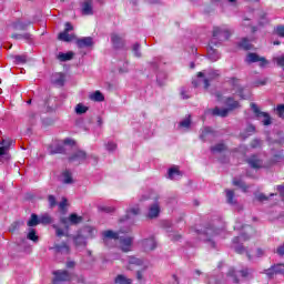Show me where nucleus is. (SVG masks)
Returning <instances> with one entry per match:
<instances>
[{
  "instance_id": "1",
  "label": "nucleus",
  "mask_w": 284,
  "mask_h": 284,
  "mask_svg": "<svg viewBox=\"0 0 284 284\" xmlns=\"http://www.w3.org/2000/svg\"><path fill=\"white\" fill-rule=\"evenodd\" d=\"M102 241L105 245H110V241L118 243L119 247L123 252H132V243H134V237L124 235L123 232H114L112 230L102 232Z\"/></svg>"
},
{
  "instance_id": "2",
  "label": "nucleus",
  "mask_w": 284,
  "mask_h": 284,
  "mask_svg": "<svg viewBox=\"0 0 284 284\" xmlns=\"http://www.w3.org/2000/svg\"><path fill=\"white\" fill-rule=\"evenodd\" d=\"M200 241L206 243L209 247L215 250L216 241L219 239H225V227H219L216 224H209L203 230L197 231Z\"/></svg>"
},
{
  "instance_id": "3",
  "label": "nucleus",
  "mask_w": 284,
  "mask_h": 284,
  "mask_svg": "<svg viewBox=\"0 0 284 284\" xmlns=\"http://www.w3.org/2000/svg\"><path fill=\"white\" fill-rule=\"evenodd\" d=\"M227 39H230V30L221 27H215L213 29V37L210 41L207 49V57L210 61L215 62L221 59V54H219L216 50H214L213 45H221V43H223V41H227Z\"/></svg>"
},
{
  "instance_id": "4",
  "label": "nucleus",
  "mask_w": 284,
  "mask_h": 284,
  "mask_svg": "<svg viewBox=\"0 0 284 284\" xmlns=\"http://www.w3.org/2000/svg\"><path fill=\"white\" fill-rule=\"evenodd\" d=\"M225 105H227V109L215 106L214 109L206 110L205 114H212L213 116H221L222 119H225L231 112V110H236L239 108V101L233 100L232 98H227L225 100Z\"/></svg>"
},
{
  "instance_id": "5",
  "label": "nucleus",
  "mask_w": 284,
  "mask_h": 284,
  "mask_svg": "<svg viewBox=\"0 0 284 284\" xmlns=\"http://www.w3.org/2000/svg\"><path fill=\"white\" fill-rule=\"evenodd\" d=\"M203 77H205V73H203V72L197 73V80L192 82L194 88H199V85L202 81L204 83L205 90H207V88H210V81H214V79H219V77H221V71L210 69L209 71H206V77L204 79H203Z\"/></svg>"
},
{
  "instance_id": "6",
  "label": "nucleus",
  "mask_w": 284,
  "mask_h": 284,
  "mask_svg": "<svg viewBox=\"0 0 284 284\" xmlns=\"http://www.w3.org/2000/svg\"><path fill=\"white\" fill-rule=\"evenodd\" d=\"M239 274L242 276V278H248V276L252 275V270L243 268L242 271L236 272V270L230 268L227 272L229 281H232V283H239Z\"/></svg>"
},
{
  "instance_id": "7",
  "label": "nucleus",
  "mask_w": 284,
  "mask_h": 284,
  "mask_svg": "<svg viewBox=\"0 0 284 284\" xmlns=\"http://www.w3.org/2000/svg\"><path fill=\"white\" fill-rule=\"evenodd\" d=\"M261 274H265L266 277L272 281L274 276H278V274H284V264H273L270 268L262 271Z\"/></svg>"
},
{
  "instance_id": "8",
  "label": "nucleus",
  "mask_w": 284,
  "mask_h": 284,
  "mask_svg": "<svg viewBox=\"0 0 284 284\" xmlns=\"http://www.w3.org/2000/svg\"><path fill=\"white\" fill-rule=\"evenodd\" d=\"M55 256H68L70 254V245H68L65 242L62 243H54L53 246L49 247Z\"/></svg>"
},
{
  "instance_id": "9",
  "label": "nucleus",
  "mask_w": 284,
  "mask_h": 284,
  "mask_svg": "<svg viewBox=\"0 0 284 284\" xmlns=\"http://www.w3.org/2000/svg\"><path fill=\"white\" fill-rule=\"evenodd\" d=\"M251 236L247 233H242L240 236L233 239V248L237 254H243L245 252V246L240 243H245V241H250Z\"/></svg>"
},
{
  "instance_id": "10",
  "label": "nucleus",
  "mask_w": 284,
  "mask_h": 284,
  "mask_svg": "<svg viewBox=\"0 0 284 284\" xmlns=\"http://www.w3.org/2000/svg\"><path fill=\"white\" fill-rule=\"evenodd\" d=\"M251 110H253L257 119H261V116L264 119L262 121L263 125H272V118L270 116V113L262 112L261 109H258V105H256V103H251Z\"/></svg>"
},
{
  "instance_id": "11",
  "label": "nucleus",
  "mask_w": 284,
  "mask_h": 284,
  "mask_svg": "<svg viewBox=\"0 0 284 284\" xmlns=\"http://www.w3.org/2000/svg\"><path fill=\"white\" fill-rule=\"evenodd\" d=\"M230 83L231 85L233 87V90H235V92L237 93V95L241 98V99H250V91H247L246 93L245 92V89H243L241 87V81L236 78H231L230 80Z\"/></svg>"
},
{
  "instance_id": "12",
  "label": "nucleus",
  "mask_w": 284,
  "mask_h": 284,
  "mask_svg": "<svg viewBox=\"0 0 284 284\" xmlns=\"http://www.w3.org/2000/svg\"><path fill=\"white\" fill-rule=\"evenodd\" d=\"M246 63H260V68H266L270 64L267 59L260 57L256 53H248L245 59Z\"/></svg>"
},
{
  "instance_id": "13",
  "label": "nucleus",
  "mask_w": 284,
  "mask_h": 284,
  "mask_svg": "<svg viewBox=\"0 0 284 284\" xmlns=\"http://www.w3.org/2000/svg\"><path fill=\"white\" fill-rule=\"evenodd\" d=\"M12 143H14V140L12 139H2L0 142V156H3L7 161L10 159V154L8 152L10 151Z\"/></svg>"
},
{
  "instance_id": "14",
  "label": "nucleus",
  "mask_w": 284,
  "mask_h": 284,
  "mask_svg": "<svg viewBox=\"0 0 284 284\" xmlns=\"http://www.w3.org/2000/svg\"><path fill=\"white\" fill-rule=\"evenodd\" d=\"M83 221L82 216L77 215V213L70 214L68 217H61L60 223L62 225H65L67 230L70 227V225H79Z\"/></svg>"
},
{
  "instance_id": "15",
  "label": "nucleus",
  "mask_w": 284,
  "mask_h": 284,
  "mask_svg": "<svg viewBox=\"0 0 284 284\" xmlns=\"http://www.w3.org/2000/svg\"><path fill=\"white\" fill-rule=\"evenodd\" d=\"M159 214H161V203L159 197H155L154 202L149 206L146 219H158Z\"/></svg>"
},
{
  "instance_id": "16",
  "label": "nucleus",
  "mask_w": 284,
  "mask_h": 284,
  "mask_svg": "<svg viewBox=\"0 0 284 284\" xmlns=\"http://www.w3.org/2000/svg\"><path fill=\"white\" fill-rule=\"evenodd\" d=\"M53 283H65L72 281V274L68 271H55L53 272Z\"/></svg>"
},
{
  "instance_id": "17",
  "label": "nucleus",
  "mask_w": 284,
  "mask_h": 284,
  "mask_svg": "<svg viewBox=\"0 0 284 284\" xmlns=\"http://www.w3.org/2000/svg\"><path fill=\"white\" fill-rule=\"evenodd\" d=\"M81 12L84 17H92L94 14V7L92 0H82L80 2Z\"/></svg>"
},
{
  "instance_id": "18",
  "label": "nucleus",
  "mask_w": 284,
  "mask_h": 284,
  "mask_svg": "<svg viewBox=\"0 0 284 284\" xmlns=\"http://www.w3.org/2000/svg\"><path fill=\"white\" fill-rule=\"evenodd\" d=\"M216 136V131L210 126H204L201 130L200 139L205 143L206 141H211Z\"/></svg>"
},
{
  "instance_id": "19",
  "label": "nucleus",
  "mask_w": 284,
  "mask_h": 284,
  "mask_svg": "<svg viewBox=\"0 0 284 284\" xmlns=\"http://www.w3.org/2000/svg\"><path fill=\"white\" fill-rule=\"evenodd\" d=\"M111 42L114 50H123V48H125V40H123V37L116 33L111 34Z\"/></svg>"
},
{
  "instance_id": "20",
  "label": "nucleus",
  "mask_w": 284,
  "mask_h": 284,
  "mask_svg": "<svg viewBox=\"0 0 284 284\" xmlns=\"http://www.w3.org/2000/svg\"><path fill=\"white\" fill-rule=\"evenodd\" d=\"M246 162L248 163L250 168L253 170H261L263 168V160L258 158V155H251Z\"/></svg>"
},
{
  "instance_id": "21",
  "label": "nucleus",
  "mask_w": 284,
  "mask_h": 284,
  "mask_svg": "<svg viewBox=\"0 0 284 284\" xmlns=\"http://www.w3.org/2000/svg\"><path fill=\"white\" fill-rule=\"evenodd\" d=\"M75 43L80 49L92 48L94 45V40L92 39V37H84V38L78 39Z\"/></svg>"
},
{
  "instance_id": "22",
  "label": "nucleus",
  "mask_w": 284,
  "mask_h": 284,
  "mask_svg": "<svg viewBox=\"0 0 284 284\" xmlns=\"http://www.w3.org/2000/svg\"><path fill=\"white\" fill-rule=\"evenodd\" d=\"M84 239H94L97 236V229L93 226H84L79 231Z\"/></svg>"
},
{
  "instance_id": "23",
  "label": "nucleus",
  "mask_w": 284,
  "mask_h": 284,
  "mask_svg": "<svg viewBox=\"0 0 284 284\" xmlns=\"http://www.w3.org/2000/svg\"><path fill=\"white\" fill-rule=\"evenodd\" d=\"M88 159V154H85L84 151H77L72 154V156L69 158V161L71 163L78 162L81 163Z\"/></svg>"
},
{
  "instance_id": "24",
  "label": "nucleus",
  "mask_w": 284,
  "mask_h": 284,
  "mask_svg": "<svg viewBox=\"0 0 284 284\" xmlns=\"http://www.w3.org/2000/svg\"><path fill=\"white\" fill-rule=\"evenodd\" d=\"M143 248L145 252H152V250H156V240L154 237H149L142 241Z\"/></svg>"
},
{
  "instance_id": "25",
  "label": "nucleus",
  "mask_w": 284,
  "mask_h": 284,
  "mask_svg": "<svg viewBox=\"0 0 284 284\" xmlns=\"http://www.w3.org/2000/svg\"><path fill=\"white\" fill-rule=\"evenodd\" d=\"M52 83L58 88H63L65 85V74L63 73H55L52 75Z\"/></svg>"
},
{
  "instance_id": "26",
  "label": "nucleus",
  "mask_w": 284,
  "mask_h": 284,
  "mask_svg": "<svg viewBox=\"0 0 284 284\" xmlns=\"http://www.w3.org/2000/svg\"><path fill=\"white\" fill-rule=\"evenodd\" d=\"M139 214H141V209L139 205L131 206L126 210L125 221H130V219H134V216H139Z\"/></svg>"
},
{
  "instance_id": "27",
  "label": "nucleus",
  "mask_w": 284,
  "mask_h": 284,
  "mask_svg": "<svg viewBox=\"0 0 284 284\" xmlns=\"http://www.w3.org/2000/svg\"><path fill=\"white\" fill-rule=\"evenodd\" d=\"M128 270H132V266L135 265V267H143V260L139 258V257H134V256H130L128 258Z\"/></svg>"
},
{
  "instance_id": "28",
  "label": "nucleus",
  "mask_w": 284,
  "mask_h": 284,
  "mask_svg": "<svg viewBox=\"0 0 284 284\" xmlns=\"http://www.w3.org/2000/svg\"><path fill=\"white\" fill-rule=\"evenodd\" d=\"M32 22L30 21H21V20H18L16 22H13L12 24V28L13 30H28V27L31 26Z\"/></svg>"
},
{
  "instance_id": "29",
  "label": "nucleus",
  "mask_w": 284,
  "mask_h": 284,
  "mask_svg": "<svg viewBox=\"0 0 284 284\" xmlns=\"http://www.w3.org/2000/svg\"><path fill=\"white\" fill-rule=\"evenodd\" d=\"M73 241L78 247H85V245H88V239L84 237L81 233H78V235L73 237Z\"/></svg>"
},
{
  "instance_id": "30",
  "label": "nucleus",
  "mask_w": 284,
  "mask_h": 284,
  "mask_svg": "<svg viewBox=\"0 0 284 284\" xmlns=\"http://www.w3.org/2000/svg\"><path fill=\"white\" fill-rule=\"evenodd\" d=\"M72 59H74V52L72 51H69L67 53L60 52L58 54V60L62 62L72 61Z\"/></svg>"
},
{
  "instance_id": "31",
  "label": "nucleus",
  "mask_w": 284,
  "mask_h": 284,
  "mask_svg": "<svg viewBox=\"0 0 284 284\" xmlns=\"http://www.w3.org/2000/svg\"><path fill=\"white\" fill-rule=\"evenodd\" d=\"M225 150H227V146L225 145V143H217L211 146L212 154H221V152H225Z\"/></svg>"
},
{
  "instance_id": "32",
  "label": "nucleus",
  "mask_w": 284,
  "mask_h": 284,
  "mask_svg": "<svg viewBox=\"0 0 284 284\" xmlns=\"http://www.w3.org/2000/svg\"><path fill=\"white\" fill-rule=\"evenodd\" d=\"M58 39L60 41H64L65 43H70V41H74V36L68 33L67 31H63V32L59 33Z\"/></svg>"
},
{
  "instance_id": "33",
  "label": "nucleus",
  "mask_w": 284,
  "mask_h": 284,
  "mask_svg": "<svg viewBox=\"0 0 284 284\" xmlns=\"http://www.w3.org/2000/svg\"><path fill=\"white\" fill-rule=\"evenodd\" d=\"M89 99L91 101H97L98 103H101V101H105V97L103 95V93H101V91H95V92L91 93L89 95Z\"/></svg>"
},
{
  "instance_id": "34",
  "label": "nucleus",
  "mask_w": 284,
  "mask_h": 284,
  "mask_svg": "<svg viewBox=\"0 0 284 284\" xmlns=\"http://www.w3.org/2000/svg\"><path fill=\"white\" fill-rule=\"evenodd\" d=\"M180 176H181V171L174 168L169 169L168 179H171V181H176V179H180Z\"/></svg>"
},
{
  "instance_id": "35",
  "label": "nucleus",
  "mask_w": 284,
  "mask_h": 284,
  "mask_svg": "<svg viewBox=\"0 0 284 284\" xmlns=\"http://www.w3.org/2000/svg\"><path fill=\"white\" fill-rule=\"evenodd\" d=\"M62 183H64L65 185L74 183V180H72V173H70V171H64L62 173Z\"/></svg>"
},
{
  "instance_id": "36",
  "label": "nucleus",
  "mask_w": 284,
  "mask_h": 284,
  "mask_svg": "<svg viewBox=\"0 0 284 284\" xmlns=\"http://www.w3.org/2000/svg\"><path fill=\"white\" fill-rule=\"evenodd\" d=\"M192 125V119L190 115H187L184 120H182L179 123L180 128H183L184 130H190V126Z\"/></svg>"
},
{
  "instance_id": "37",
  "label": "nucleus",
  "mask_w": 284,
  "mask_h": 284,
  "mask_svg": "<svg viewBox=\"0 0 284 284\" xmlns=\"http://www.w3.org/2000/svg\"><path fill=\"white\" fill-rule=\"evenodd\" d=\"M40 224L39 216L37 214H31L30 220L27 222L29 227H36V225Z\"/></svg>"
},
{
  "instance_id": "38",
  "label": "nucleus",
  "mask_w": 284,
  "mask_h": 284,
  "mask_svg": "<svg viewBox=\"0 0 284 284\" xmlns=\"http://www.w3.org/2000/svg\"><path fill=\"white\" fill-rule=\"evenodd\" d=\"M226 202L230 205H236V199H234V192L232 190H226Z\"/></svg>"
},
{
  "instance_id": "39",
  "label": "nucleus",
  "mask_w": 284,
  "mask_h": 284,
  "mask_svg": "<svg viewBox=\"0 0 284 284\" xmlns=\"http://www.w3.org/2000/svg\"><path fill=\"white\" fill-rule=\"evenodd\" d=\"M233 185H235V187H241V190H243V192H247V185H245V182H243V180L241 179H233Z\"/></svg>"
},
{
  "instance_id": "40",
  "label": "nucleus",
  "mask_w": 284,
  "mask_h": 284,
  "mask_svg": "<svg viewBox=\"0 0 284 284\" xmlns=\"http://www.w3.org/2000/svg\"><path fill=\"white\" fill-rule=\"evenodd\" d=\"M12 39H17V40L23 39L24 41H32V34H30V33H24V34L14 33V34H12Z\"/></svg>"
},
{
  "instance_id": "41",
  "label": "nucleus",
  "mask_w": 284,
  "mask_h": 284,
  "mask_svg": "<svg viewBox=\"0 0 284 284\" xmlns=\"http://www.w3.org/2000/svg\"><path fill=\"white\" fill-rule=\"evenodd\" d=\"M239 45L240 48H242V50H252V43H250V40L247 38H243Z\"/></svg>"
},
{
  "instance_id": "42",
  "label": "nucleus",
  "mask_w": 284,
  "mask_h": 284,
  "mask_svg": "<svg viewBox=\"0 0 284 284\" xmlns=\"http://www.w3.org/2000/svg\"><path fill=\"white\" fill-rule=\"evenodd\" d=\"M27 239L29 241H33V243H37V241H39V236L37 235V231L34 229H29V233L27 234Z\"/></svg>"
},
{
  "instance_id": "43",
  "label": "nucleus",
  "mask_w": 284,
  "mask_h": 284,
  "mask_svg": "<svg viewBox=\"0 0 284 284\" xmlns=\"http://www.w3.org/2000/svg\"><path fill=\"white\" fill-rule=\"evenodd\" d=\"M116 284H132V280L125 277V275H118L115 277Z\"/></svg>"
},
{
  "instance_id": "44",
  "label": "nucleus",
  "mask_w": 284,
  "mask_h": 284,
  "mask_svg": "<svg viewBox=\"0 0 284 284\" xmlns=\"http://www.w3.org/2000/svg\"><path fill=\"white\" fill-rule=\"evenodd\" d=\"M132 51L134 57H136L138 59H141L142 54H141V44L139 42H135L132 45Z\"/></svg>"
},
{
  "instance_id": "45",
  "label": "nucleus",
  "mask_w": 284,
  "mask_h": 284,
  "mask_svg": "<svg viewBox=\"0 0 284 284\" xmlns=\"http://www.w3.org/2000/svg\"><path fill=\"white\" fill-rule=\"evenodd\" d=\"M274 63L284 70V54L273 58Z\"/></svg>"
},
{
  "instance_id": "46",
  "label": "nucleus",
  "mask_w": 284,
  "mask_h": 284,
  "mask_svg": "<svg viewBox=\"0 0 284 284\" xmlns=\"http://www.w3.org/2000/svg\"><path fill=\"white\" fill-rule=\"evenodd\" d=\"M85 112H88V106L83 104H78L75 106V114H85Z\"/></svg>"
},
{
  "instance_id": "47",
  "label": "nucleus",
  "mask_w": 284,
  "mask_h": 284,
  "mask_svg": "<svg viewBox=\"0 0 284 284\" xmlns=\"http://www.w3.org/2000/svg\"><path fill=\"white\" fill-rule=\"evenodd\" d=\"M39 221L42 225H50L52 223V219L49 215H42L39 217Z\"/></svg>"
},
{
  "instance_id": "48",
  "label": "nucleus",
  "mask_w": 284,
  "mask_h": 284,
  "mask_svg": "<svg viewBox=\"0 0 284 284\" xmlns=\"http://www.w3.org/2000/svg\"><path fill=\"white\" fill-rule=\"evenodd\" d=\"M275 112H276V114H277L281 119H283V116H284V104L277 105V108L275 109Z\"/></svg>"
},
{
  "instance_id": "49",
  "label": "nucleus",
  "mask_w": 284,
  "mask_h": 284,
  "mask_svg": "<svg viewBox=\"0 0 284 284\" xmlns=\"http://www.w3.org/2000/svg\"><path fill=\"white\" fill-rule=\"evenodd\" d=\"M243 229H245L246 232L252 231V226H250V225L243 226V225H241V222H236L234 230H243Z\"/></svg>"
},
{
  "instance_id": "50",
  "label": "nucleus",
  "mask_w": 284,
  "mask_h": 284,
  "mask_svg": "<svg viewBox=\"0 0 284 284\" xmlns=\"http://www.w3.org/2000/svg\"><path fill=\"white\" fill-rule=\"evenodd\" d=\"M14 60H16V63H26V61H28V57L27 55H16Z\"/></svg>"
},
{
  "instance_id": "51",
  "label": "nucleus",
  "mask_w": 284,
  "mask_h": 284,
  "mask_svg": "<svg viewBox=\"0 0 284 284\" xmlns=\"http://www.w3.org/2000/svg\"><path fill=\"white\" fill-rule=\"evenodd\" d=\"M105 148H106L108 152H114V150H116V143L109 142L105 144Z\"/></svg>"
},
{
  "instance_id": "52",
  "label": "nucleus",
  "mask_w": 284,
  "mask_h": 284,
  "mask_svg": "<svg viewBox=\"0 0 284 284\" xmlns=\"http://www.w3.org/2000/svg\"><path fill=\"white\" fill-rule=\"evenodd\" d=\"M48 201H49L50 207H54L57 205V197H54V195H49Z\"/></svg>"
},
{
  "instance_id": "53",
  "label": "nucleus",
  "mask_w": 284,
  "mask_h": 284,
  "mask_svg": "<svg viewBox=\"0 0 284 284\" xmlns=\"http://www.w3.org/2000/svg\"><path fill=\"white\" fill-rule=\"evenodd\" d=\"M169 239H171V241H181V234H179V233H169Z\"/></svg>"
},
{
  "instance_id": "54",
  "label": "nucleus",
  "mask_w": 284,
  "mask_h": 284,
  "mask_svg": "<svg viewBox=\"0 0 284 284\" xmlns=\"http://www.w3.org/2000/svg\"><path fill=\"white\" fill-rule=\"evenodd\" d=\"M275 34H277V37H284V27L283 26L276 27Z\"/></svg>"
},
{
  "instance_id": "55",
  "label": "nucleus",
  "mask_w": 284,
  "mask_h": 284,
  "mask_svg": "<svg viewBox=\"0 0 284 284\" xmlns=\"http://www.w3.org/2000/svg\"><path fill=\"white\" fill-rule=\"evenodd\" d=\"M63 152V146H55L50 151V154H62Z\"/></svg>"
},
{
  "instance_id": "56",
  "label": "nucleus",
  "mask_w": 284,
  "mask_h": 284,
  "mask_svg": "<svg viewBox=\"0 0 284 284\" xmlns=\"http://www.w3.org/2000/svg\"><path fill=\"white\" fill-rule=\"evenodd\" d=\"M53 227L55 229V235L57 236H65V232H63V229H61L57 225H53Z\"/></svg>"
},
{
  "instance_id": "57",
  "label": "nucleus",
  "mask_w": 284,
  "mask_h": 284,
  "mask_svg": "<svg viewBox=\"0 0 284 284\" xmlns=\"http://www.w3.org/2000/svg\"><path fill=\"white\" fill-rule=\"evenodd\" d=\"M145 270H148V266H143L142 271L136 272V278L139 281H143V272H145Z\"/></svg>"
},
{
  "instance_id": "58",
  "label": "nucleus",
  "mask_w": 284,
  "mask_h": 284,
  "mask_svg": "<svg viewBox=\"0 0 284 284\" xmlns=\"http://www.w3.org/2000/svg\"><path fill=\"white\" fill-rule=\"evenodd\" d=\"M181 97H182V99L187 100V99H190L191 95L187 93L185 88H182L181 89Z\"/></svg>"
},
{
  "instance_id": "59",
  "label": "nucleus",
  "mask_w": 284,
  "mask_h": 284,
  "mask_svg": "<svg viewBox=\"0 0 284 284\" xmlns=\"http://www.w3.org/2000/svg\"><path fill=\"white\" fill-rule=\"evenodd\" d=\"M263 256H265V250L257 248L256 250V258H263Z\"/></svg>"
},
{
  "instance_id": "60",
  "label": "nucleus",
  "mask_w": 284,
  "mask_h": 284,
  "mask_svg": "<svg viewBox=\"0 0 284 284\" xmlns=\"http://www.w3.org/2000/svg\"><path fill=\"white\" fill-rule=\"evenodd\" d=\"M67 205H68V200L64 197V199H62V201L59 203V207H60V210H65Z\"/></svg>"
},
{
  "instance_id": "61",
  "label": "nucleus",
  "mask_w": 284,
  "mask_h": 284,
  "mask_svg": "<svg viewBox=\"0 0 284 284\" xmlns=\"http://www.w3.org/2000/svg\"><path fill=\"white\" fill-rule=\"evenodd\" d=\"M72 30H74V27H72V24L70 22H67L64 32H72Z\"/></svg>"
},
{
  "instance_id": "62",
  "label": "nucleus",
  "mask_w": 284,
  "mask_h": 284,
  "mask_svg": "<svg viewBox=\"0 0 284 284\" xmlns=\"http://www.w3.org/2000/svg\"><path fill=\"white\" fill-rule=\"evenodd\" d=\"M267 195H265L264 193H260L258 195H257V201H261V202H263V201H267Z\"/></svg>"
},
{
  "instance_id": "63",
  "label": "nucleus",
  "mask_w": 284,
  "mask_h": 284,
  "mask_svg": "<svg viewBox=\"0 0 284 284\" xmlns=\"http://www.w3.org/2000/svg\"><path fill=\"white\" fill-rule=\"evenodd\" d=\"M276 253L278 256H284V244H282L280 247H277Z\"/></svg>"
},
{
  "instance_id": "64",
  "label": "nucleus",
  "mask_w": 284,
  "mask_h": 284,
  "mask_svg": "<svg viewBox=\"0 0 284 284\" xmlns=\"http://www.w3.org/2000/svg\"><path fill=\"white\" fill-rule=\"evenodd\" d=\"M277 190L280 191V194L282 196V201H284V185H278Z\"/></svg>"
}]
</instances>
